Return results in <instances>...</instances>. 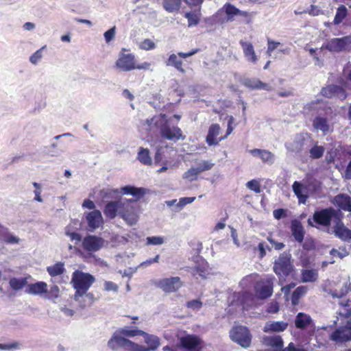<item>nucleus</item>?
Listing matches in <instances>:
<instances>
[{
    "mask_svg": "<svg viewBox=\"0 0 351 351\" xmlns=\"http://www.w3.org/2000/svg\"><path fill=\"white\" fill-rule=\"evenodd\" d=\"M348 14V9L344 5L338 7L334 18L333 23L335 25L340 24Z\"/></svg>",
    "mask_w": 351,
    "mask_h": 351,
    "instance_id": "41",
    "label": "nucleus"
},
{
    "mask_svg": "<svg viewBox=\"0 0 351 351\" xmlns=\"http://www.w3.org/2000/svg\"><path fill=\"white\" fill-rule=\"evenodd\" d=\"M293 191L297 197L304 194V187L302 183L295 181L292 185Z\"/></svg>",
    "mask_w": 351,
    "mask_h": 351,
    "instance_id": "54",
    "label": "nucleus"
},
{
    "mask_svg": "<svg viewBox=\"0 0 351 351\" xmlns=\"http://www.w3.org/2000/svg\"><path fill=\"white\" fill-rule=\"evenodd\" d=\"M208 274L207 263L204 260H202L201 263H199L193 269V275H199L202 278H206Z\"/></svg>",
    "mask_w": 351,
    "mask_h": 351,
    "instance_id": "43",
    "label": "nucleus"
},
{
    "mask_svg": "<svg viewBox=\"0 0 351 351\" xmlns=\"http://www.w3.org/2000/svg\"><path fill=\"white\" fill-rule=\"evenodd\" d=\"M121 335H122L119 332V330L114 333L108 342V346L110 349L117 350L120 348H123L132 351H136V349L137 348H142L138 347V344L124 338Z\"/></svg>",
    "mask_w": 351,
    "mask_h": 351,
    "instance_id": "5",
    "label": "nucleus"
},
{
    "mask_svg": "<svg viewBox=\"0 0 351 351\" xmlns=\"http://www.w3.org/2000/svg\"><path fill=\"white\" fill-rule=\"evenodd\" d=\"M0 239L8 244H18L20 241L19 237L10 233L6 228L3 230Z\"/></svg>",
    "mask_w": 351,
    "mask_h": 351,
    "instance_id": "35",
    "label": "nucleus"
},
{
    "mask_svg": "<svg viewBox=\"0 0 351 351\" xmlns=\"http://www.w3.org/2000/svg\"><path fill=\"white\" fill-rule=\"evenodd\" d=\"M231 339L243 348H247L251 343V335L246 327H234L230 332Z\"/></svg>",
    "mask_w": 351,
    "mask_h": 351,
    "instance_id": "6",
    "label": "nucleus"
},
{
    "mask_svg": "<svg viewBox=\"0 0 351 351\" xmlns=\"http://www.w3.org/2000/svg\"><path fill=\"white\" fill-rule=\"evenodd\" d=\"M213 166L214 163L211 160H202L197 164L196 167L199 173H202L211 169Z\"/></svg>",
    "mask_w": 351,
    "mask_h": 351,
    "instance_id": "53",
    "label": "nucleus"
},
{
    "mask_svg": "<svg viewBox=\"0 0 351 351\" xmlns=\"http://www.w3.org/2000/svg\"><path fill=\"white\" fill-rule=\"evenodd\" d=\"M45 47L40 48V49L36 51L30 57L29 61L32 64L36 65L40 60L43 57L42 50Z\"/></svg>",
    "mask_w": 351,
    "mask_h": 351,
    "instance_id": "55",
    "label": "nucleus"
},
{
    "mask_svg": "<svg viewBox=\"0 0 351 351\" xmlns=\"http://www.w3.org/2000/svg\"><path fill=\"white\" fill-rule=\"evenodd\" d=\"M251 299V295L247 293H237L232 296V300L230 306L235 307H246L250 304L247 303Z\"/></svg>",
    "mask_w": 351,
    "mask_h": 351,
    "instance_id": "21",
    "label": "nucleus"
},
{
    "mask_svg": "<svg viewBox=\"0 0 351 351\" xmlns=\"http://www.w3.org/2000/svg\"><path fill=\"white\" fill-rule=\"evenodd\" d=\"M290 228L295 240L298 243H302L304 237V230L301 222L296 219L292 220Z\"/></svg>",
    "mask_w": 351,
    "mask_h": 351,
    "instance_id": "20",
    "label": "nucleus"
},
{
    "mask_svg": "<svg viewBox=\"0 0 351 351\" xmlns=\"http://www.w3.org/2000/svg\"><path fill=\"white\" fill-rule=\"evenodd\" d=\"M180 343L184 348L193 350L200 345L201 341L195 335H186L180 338Z\"/></svg>",
    "mask_w": 351,
    "mask_h": 351,
    "instance_id": "27",
    "label": "nucleus"
},
{
    "mask_svg": "<svg viewBox=\"0 0 351 351\" xmlns=\"http://www.w3.org/2000/svg\"><path fill=\"white\" fill-rule=\"evenodd\" d=\"M47 271L51 277L61 275L65 271L64 263L58 262L53 265L47 267Z\"/></svg>",
    "mask_w": 351,
    "mask_h": 351,
    "instance_id": "37",
    "label": "nucleus"
},
{
    "mask_svg": "<svg viewBox=\"0 0 351 351\" xmlns=\"http://www.w3.org/2000/svg\"><path fill=\"white\" fill-rule=\"evenodd\" d=\"M162 137L170 141H177L182 137V130L176 127H171L167 122V117H165V123L161 125L160 130Z\"/></svg>",
    "mask_w": 351,
    "mask_h": 351,
    "instance_id": "9",
    "label": "nucleus"
},
{
    "mask_svg": "<svg viewBox=\"0 0 351 351\" xmlns=\"http://www.w3.org/2000/svg\"><path fill=\"white\" fill-rule=\"evenodd\" d=\"M330 339L336 343H344L351 341V330L346 327L337 329L331 333Z\"/></svg>",
    "mask_w": 351,
    "mask_h": 351,
    "instance_id": "19",
    "label": "nucleus"
},
{
    "mask_svg": "<svg viewBox=\"0 0 351 351\" xmlns=\"http://www.w3.org/2000/svg\"><path fill=\"white\" fill-rule=\"evenodd\" d=\"M146 240L148 245H159L164 243V239L161 237H148Z\"/></svg>",
    "mask_w": 351,
    "mask_h": 351,
    "instance_id": "58",
    "label": "nucleus"
},
{
    "mask_svg": "<svg viewBox=\"0 0 351 351\" xmlns=\"http://www.w3.org/2000/svg\"><path fill=\"white\" fill-rule=\"evenodd\" d=\"M324 151V147L315 145L309 150L310 156L313 159L320 158L322 157Z\"/></svg>",
    "mask_w": 351,
    "mask_h": 351,
    "instance_id": "50",
    "label": "nucleus"
},
{
    "mask_svg": "<svg viewBox=\"0 0 351 351\" xmlns=\"http://www.w3.org/2000/svg\"><path fill=\"white\" fill-rule=\"evenodd\" d=\"M119 215L130 226L135 224L138 221L136 213L130 210L119 211Z\"/></svg>",
    "mask_w": 351,
    "mask_h": 351,
    "instance_id": "34",
    "label": "nucleus"
},
{
    "mask_svg": "<svg viewBox=\"0 0 351 351\" xmlns=\"http://www.w3.org/2000/svg\"><path fill=\"white\" fill-rule=\"evenodd\" d=\"M115 30L116 27L114 26L104 33V36L106 43H109L113 39L115 36Z\"/></svg>",
    "mask_w": 351,
    "mask_h": 351,
    "instance_id": "62",
    "label": "nucleus"
},
{
    "mask_svg": "<svg viewBox=\"0 0 351 351\" xmlns=\"http://www.w3.org/2000/svg\"><path fill=\"white\" fill-rule=\"evenodd\" d=\"M119 332L125 337H133L135 336H142L143 334H145V332L137 330V329H130L128 327H125L119 330Z\"/></svg>",
    "mask_w": 351,
    "mask_h": 351,
    "instance_id": "46",
    "label": "nucleus"
},
{
    "mask_svg": "<svg viewBox=\"0 0 351 351\" xmlns=\"http://www.w3.org/2000/svg\"><path fill=\"white\" fill-rule=\"evenodd\" d=\"M337 206L343 210L351 212V197L346 194H339L336 196Z\"/></svg>",
    "mask_w": 351,
    "mask_h": 351,
    "instance_id": "31",
    "label": "nucleus"
},
{
    "mask_svg": "<svg viewBox=\"0 0 351 351\" xmlns=\"http://www.w3.org/2000/svg\"><path fill=\"white\" fill-rule=\"evenodd\" d=\"M88 226L90 230L98 228L103 222V217L99 210H93L89 212L86 217Z\"/></svg>",
    "mask_w": 351,
    "mask_h": 351,
    "instance_id": "18",
    "label": "nucleus"
},
{
    "mask_svg": "<svg viewBox=\"0 0 351 351\" xmlns=\"http://www.w3.org/2000/svg\"><path fill=\"white\" fill-rule=\"evenodd\" d=\"M163 8L168 12H177L180 10L182 0H163Z\"/></svg>",
    "mask_w": 351,
    "mask_h": 351,
    "instance_id": "36",
    "label": "nucleus"
},
{
    "mask_svg": "<svg viewBox=\"0 0 351 351\" xmlns=\"http://www.w3.org/2000/svg\"><path fill=\"white\" fill-rule=\"evenodd\" d=\"M104 289L107 291H113L117 293L119 291L118 285L111 281H105L104 283Z\"/></svg>",
    "mask_w": 351,
    "mask_h": 351,
    "instance_id": "59",
    "label": "nucleus"
},
{
    "mask_svg": "<svg viewBox=\"0 0 351 351\" xmlns=\"http://www.w3.org/2000/svg\"><path fill=\"white\" fill-rule=\"evenodd\" d=\"M165 114H160L152 118L142 120L141 126L143 130L146 131L147 136H153L158 130H160L161 125L165 123Z\"/></svg>",
    "mask_w": 351,
    "mask_h": 351,
    "instance_id": "7",
    "label": "nucleus"
},
{
    "mask_svg": "<svg viewBox=\"0 0 351 351\" xmlns=\"http://www.w3.org/2000/svg\"><path fill=\"white\" fill-rule=\"evenodd\" d=\"M121 191L123 194L131 195L136 199H140L143 197L145 193V189L144 188H137L130 185L121 187Z\"/></svg>",
    "mask_w": 351,
    "mask_h": 351,
    "instance_id": "30",
    "label": "nucleus"
},
{
    "mask_svg": "<svg viewBox=\"0 0 351 351\" xmlns=\"http://www.w3.org/2000/svg\"><path fill=\"white\" fill-rule=\"evenodd\" d=\"M267 45H268V47H267V53L269 56H271L273 51L276 49H277L278 46L280 45V43L276 42V41H274V40L268 38Z\"/></svg>",
    "mask_w": 351,
    "mask_h": 351,
    "instance_id": "57",
    "label": "nucleus"
},
{
    "mask_svg": "<svg viewBox=\"0 0 351 351\" xmlns=\"http://www.w3.org/2000/svg\"><path fill=\"white\" fill-rule=\"evenodd\" d=\"M118 193L117 189H103L99 191V195L102 200H106L114 198V195Z\"/></svg>",
    "mask_w": 351,
    "mask_h": 351,
    "instance_id": "48",
    "label": "nucleus"
},
{
    "mask_svg": "<svg viewBox=\"0 0 351 351\" xmlns=\"http://www.w3.org/2000/svg\"><path fill=\"white\" fill-rule=\"evenodd\" d=\"M282 351H306L302 347H296L293 343H290L289 346L285 349H282Z\"/></svg>",
    "mask_w": 351,
    "mask_h": 351,
    "instance_id": "64",
    "label": "nucleus"
},
{
    "mask_svg": "<svg viewBox=\"0 0 351 351\" xmlns=\"http://www.w3.org/2000/svg\"><path fill=\"white\" fill-rule=\"evenodd\" d=\"M263 343L269 347L282 349L283 341L279 335L266 336L263 337Z\"/></svg>",
    "mask_w": 351,
    "mask_h": 351,
    "instance_id": "29",
    "label": "nucleus"
},
{
    "mask_svg": "<svg viewBox=\"0 0 351 351\" xmlns=\"http://www.w3.org/2000/svg\"><path fill=\"white\" fill-rule=\"evenodd\" d=\"M322 94L323 96L328 98L337 97L341 100L345 99L347 97L346 90L341 86L335 84H331L326 88H323Z\"/></svg>",
    "mask_w": 351,
    "mask_h": 351,
    "instance_id": "14",
    "label": "nucleus"
},
{
    "mask_svg": "<svg viewBox=\"0 0 351 351\" xmlns=\"http://www.w3.org/2000/svg\"><path fill=\"white\" fill-rule=\"evenodd\" d=\"M95 281V278L91 274L80 270L75 271L72 274L71 281L73 288L75 289L74 299L78 300L79 298L84 297V302L93 301V293H86V292Z\"/></svg>",
    "mask_w": 351,
    "mask_h": 351,
    "instance_id": "1",
    "label": "nucleus"
},
{
    "mask_svg": "<svg viewBox=\"0 0 351 351\" xmlns=\"http://www.w3.org/2000/svg\"><path fill=\"white\" fill-rule=\"evenodd\" d=\"M195 199V197H182L179 199L176 206L172 208V210L175 213L180 212L186 205L193 202Z\"/></svg>",
    "mask_w": 351,
    "mask_h": 351,
    "instance_id": "44",
    "label": "nucleus"
},
{
    "mask_svg": "<svg viewBox=\"0 0 351 351\" xmlns=\"http://www.w3.org/2000/svg\"><path fill=\"white\" fill-rule=\"evenodd\" d=\"M145 339V342L147 345V347H145L143 346L138 345V347L142 348L141 349H136V351H151L155 350L160 346V339L158 337L149 335L145 332V334H143Z\"/></svg>",
    "mask_w": 351,
    "mask_h": 351,
    "instance_id": "17",
    "label": "nucleus"
},
{
    "mask_svg": "<svg viewBox=\"0 0 351 351\" xmlns=\"http://www.w3.org/2000/svg\"><path fill=\"white\" fill-rule=\"evenodd\" d=\"M334 234L336 237L346 242L351 241V230L345 226L341 221V216L337 218L334 226Z\"/></svg>",
    "mask_w": 351,
    "mask_h": 351,
    "instance_id": "13",
    "label": "nucleus"
},
{
    "mask_svg": "<svg viewBox=\"0 0 351 351\" xmlns=\"http://www.w3.org/2000/svg\"><path fill=\"white\" fill-rule=\"evenodd\" d=\"M311 322L310 316L305 313H299L295 318V326L298 328H304Z\"/></svg>",
    "mask_w": 351,
    "mask_h": 351,
    "instance_id": "39",
    "label": "nucleus"
},
{
    "mask_svg": "<svg viewBox=\"0 0 351 351\" xmlns=\"http://www.w3.org/2000/svg\"><path fill=\"white\" fill-rule=\"evenodd\" d=\"M155 43L150 39H145L140 45V47L144 50H150L154 49Z\"/></svg>",
    "mask_w": 351,
    "mask_h": 351,
    "instance_id": "61",
    "label": "nucleus"
},
{
    "mask_svg": "<svg viewBox=\"0 0 351 351\" xmlns=\"http://www.w3.org/2000/svg\"><path fill=\"white\" fill-rule=\"evenodd\" d=\"M158 286L164 291L171 293L179 289L182 286V283L179 277H171L160 280Z\"/></svg>",
    "mask_w": 351,
    "mask_h": 351,
    "instance_id": "12",
    "label": "nucleus"
},
{
    "mask_svg": "<svg viewBox=\"0 0 351 351\" xmlns=\"http://www.w3.org/2000/svg\"><path fill=\"white\" fill-rule=\"evenodd\" d=\"M56 147H57V144L55 143H53L49 147H45L43 152L45 153L47 155H49L51 156H57L59 155V152L58 150L56 149Z\"/></svg>",
    "mask_w": 351,
    "mask_h": 351,
    "instance_id": "56",
    "label": "nucleus"
},
{
    "mask_svg": "<svg viewBox=\"0 0 351 351\" xmlns=\"http://www.w3.org/2000/svg\"><path fill=\"white\" fill-rule=\"evenodd\" d=\"M306 286H300L295 289L291 295V303L293 306L298 304L299 300L306 294Z\"/></svg>",
    "mask_w": 351,
    "mask_h": 351,
    "instance_id": "40",
    "label": "nucleus"
},
{
    "mask_svg": "<svg viewBox=\"0 0 351 351\" xmlns=\"http://www.w3.org/2000/svg\"><path fill=\"white\" fill-rule=\"evenodd\" d=\"M223 8L227 15L228 21H232L235 16H241L242 17H247L248 16L247 12L240 10L230 3H226Z\"/></svg>",
    "mask_w": 351,
    "mask_h": 351,
    "instance_id": "25",
    "label": "nucleus"
},
{
    "mask_svg": "<svg viewBox=\"0 0 351 351\" xmlns=\"http://www.w3.org/2000/svg\"><path fill=\"white\" fill-rule=\"evenodd\" d=\"M27 280L23 278H12L9 281L11 288L14 290H20L26 285Z\"/></svg>",
    "mask_w": 351,
    "mask_h": 351,
    "instance_id": "45",
    "label": "nucleus"
},
{
    "mask_svg": "<svg viewBox=\"0 0 351 351\" xmlns=\"http://www.w3.org/2000/svg\"><path fill=\"white\" fill-rule=\"evenodd\" d=\"M301 278L304 282H313L318 278V271L317 269H302Z\"/></svg>",
    "mask_w": 351,
    "mask_h": 351,
    "instance_id": "33",
    "label": "nucleus"
},
{
    "mask_svg": "<svg viewBox=\"0 0 351 351\" xmlns=\"http://www.w3.org/2000/svg\"><path fill=\"white\" fill-rule=\"evenodd\" d=\"M116 65L123 71H130L136 69L134 56L128 54H122L117 60Z\"/></svg>",
    "mask_w": 351,
    "mask_h": 351,
    "instance_id": "16",
    "label": "nucleus"
},
{
    "mask_svg": "<svg viewBox=\"0 0 351 351\" xmlns=\"http://www.w3.org/2000/svg\"><path fill=\"white\" fill-rule=\"evenodd\" d=\"M184 17L188 20V27H191L199 24V17L195 12H189L184 14Z\"/></svg>",
    "mask_w": 351,
    "mask_h": 351,
    "instance_id": "49",
    "label": "nucleus"
},
{
    "mask_svg": "<svg viewBox=\"0 0 351 351\" xmlns=\"http://www.w3.org/2000/svg\"><path fill=\"white\" fill-rule=\"evenodd\" d=\"M137 158L143 165H149L152 164L149 152L147 148L140 147Z\"/></svg>",
    "mask_w": 351,
    "mask_h": 351,
    "instance_id": "42",
    "label": "nucleus"
},
{
    "mask_svg": "<svg viewBox=\"0 0 351 351\" xmlns=\"http://www.w3.org/2000/svg\"><path fill=\"white\" fill-rule=\"evenodd\" d=\"M104 241L95 235H88L82 240L84 249L88 252H97L104 245Z\"/></svg>",
    "mask_w": 351,
    "mask_h": 351,
    "instance_id": "10",
    "label": "nucleus"
},
{
    "mask_svg": "<svg viewBox=\"0 0 351 351\" xmlns=\"http://www.w3.org/2000/svg\"><path fill=\"white\" fill-rule=\"evenodd\" d=\"M247 187L250 190L254 191L256 193H259L261 192V186L259 183L254 180H250L247 182Z\"/></svg>",
    "mask_w": 351,
    "mask_h": 351,
    "instance_id": "60",
    "label": "nucleus"
},
{
    "mask_svg": "<svg viewBox=\"0 0 351 351\" xmlns=\"http://www.w3.org/2000/svg\"><path fill=\"white\" fill-rule=\"evenodd\" d=\"M243 84L245 86L251 89H260L269 90L271 86L262 81L256 78H246L244 79Z\"/></svg>",
    "mask_w": 351,
    "mask_h": 351,
    "instance_id": "24",
    "label": "nucleus"
},
{
    "mask_svg": "<svg viewBox=\"0 0 351 351\" xmlns=\"http://www.w3.org/2000/svg\"><path fill=\"white\" fill-rule=\"evenodd\" d=\"M273 269L279 276H288L293 269V265L291 262V254L286 252L281 254L275 261Z\"/></svg>",
    "mask_w": 351,
    "mask_h": 351,
    "instance_id": "3",
    "label": "nucleus"
},
{
    "mask_svg": "<svg viewBox=\"0 0 351 351\" xmlns=\"http://www.w3.org/2000/svg\"><path fill=\"white\" fill-rule=\"evenodd\" d=\"M220 127L219 124H212L208 129V132L206 138V141L208 145H217L220 141L217 140V136L219 134Z\"/></svg>",
    "mask_w": 351,
    "mask_h": 351,
    "instance_id": "23",
    "label": "nucleus"
},
{
    "mask_svg": "<svg viewBox=\"0 0 351 351\" xmlns=\"http://www.w3.org/2000/svg\"><path fill=\"white\" fill-rule=\"evenodd\" d=\"M351 45V36L341 38H335L323 44L322 49H326L330 52L339 53L346 51Z\"/></svg>",
    "mask_w": 351,
    "mask_h": 351,
    "instance_id": "4",
    "label": "nucleus"
},
{
    "mask_svg": "<svg viewBox=\"0 0 351 351\" xmlns=\"http://www.w3.org/2000/svg\"><path fill=\"white\" fill-rule=\"evenodd\" d=\"M166 65L174 66L180 72H181L182 73H185V70L182 66V61L180 60L178 58V56L174 53L169 56V57L166 62Z\"/></svg>",
    "mask_w": 351,
    "mask_h": 351,
    "instance_id": "38",
    "label": "nucleus"
},
{
    "mask_svg": "<svg viewBox=\"0 0 351 351\" xmlns=\"http://www.w3.org/2000/svg\"><path fill=\"white\" fill-rule=\"evenodd\" d=\"M239 43L247 60L250 61L252 63H256L258 58L252 44L250 42L243 41V40H240Z\"/></svg>",
    "mask_w": 351,
    "mask_h": 351,
    "instance_id": "22",
    "label": "nucleus"
},
{
    "mask_svg": "<svg viewBox=\"0 0 351 351\" xmlns=\"http://www.w3.org/2000/svg\"><path fill=\"white\" fill-rule=\"evenodd\" d=\"M288 324L285 322H269L264 326V331L266 332H279L287 329Z\"/></svg>",
    "mask_w": 351,
    "mask_h": 351,
    "instance_id": "28",
    "label": "nucleus"
},
{
    "mask_svg": "<svg viewBox=\"0 0 351 351\" xmlns=\"http://www.w3.org/2000/svg\"><path fill=\"white\" fill-rule=\"evenodd\" d=\"M56 314L57 317L61 319H64L65 317L73 316L77 317L82 315L80 312H77L73 308H58L55 311L52 312L51 315L56 316Z\"/></svg>",
    "mask_w": 351,
    "mask_h": 351,
    "instance_id": "32",
    "label": "nucleus"
},
{
    "mask_svg": "<svg viewBox=\"0 0 351 351\" xmlns=\"http://www.w3.org/2000/svg\"><path fill=\"white\" fill-rule=\"evenodd\" d=\"M274 280L275 278L272 276L263 279L256 284L255 289L259 298L266 299L271 295Z\"/></svg>",
    "mask_w": 351,
    "mask_h": 351,
    "instance_id": "8",
    "label": "nucleus"
},
{
    "mask_svg": "<svg viewBox=\"0 0 351 351\" xmlns=\"http://www.w3.org/2000/svg\"><path fill=\"white\" fill-rule=\"evenodd\" d=\"M339 217V212L333 208H322L315 210L312 218L308 219L307 223L308 226L316 228H319V226L328 227L332 220L335 223Z\"/></svg>",
    "mask_w": 351,
    "mask_h": 351,
    "instance_id": "2",
    "label": "nucleus"
},
{
    "mask_svg": "<svg viewBox=\"0 0 351 351\" xmlns=\"http://www.w3.org/2000/svg\"><path fill=\"white\" fill-rule=\"evenodd\" d=\"M313 126L315 130L321 131L323 135H326L333 131V126L330 123L329 120L321 115H317L313 119Z\"/></svg>",
    "mask_w": 351,
    "mask_h": 351,
    "instance_id": "11",
    "label": "nucleus"
},
{
    "mask_svg": "<svg viewBox=\"0 0 351 351\" xmlns=\"http://www.w3.org/2000/svg\"><path fill=\"white\" fill-rule=\"evenodd\" d=\"M125 203L122 200L108 202L104 210L105 215L110 219L115 218L117 213L119 214V211L123 210Z\"/></svg>",
    "mask_w": 351,
    "mask_h": 351,
    "instance_id": "15",
    "label": "nucleus"
},
{
    "mask_svg": "<svg viewBox=\"0 0 351 351\" xmlns=\"http://www.w3.org/2000/svg\"><path fill=\"white\" fill-rule=\"evenodd\" d=\"M47 285L45 282H37L28 285L26 291L28 293L42 295L47 292Z\"/></svg>",
    "mask_w": 351,
    "mask_h": 351,
    "instance_id": "26",
    "label": "nucleus"
},
{
    "mask_svg": "<svg viewBox=\"0 0 351 351\" xmlns=\"http://www.w3.org/2000/svg\"><path fill=\"white\" fill-rule=\"evenodd\" d=\"M273 215L275 219H280L287 217V210L284 208H278L273 211Z\"/></svg>",
    "mask_w": 351,
    "mask_h": 351,
    "instance_id": "63",
    "label": "nucleus"
},
{
    "mask_svg": "<svg viewBox=\"0 0 351 351\" xmlns=\"http://www.w3.org/2000/svg\"><path fill=\"white\" fill-rule=\"evenodd\" d=\"M60 289L57 285H53L50 287L49 290L47 289L44 298L47 300L55 301L59 298Z\"/></svg>",
    "mask_w": 351,
    "mask_h": 351,
    "instance_id": "47",
    "label": "nucleus"
},
{
    "mask_svg": "<svg viewBox=\"0 0 351 351\" xmlns=\"http://www.w3.org/2000/svg\"><path fill=\"white\" fill-rule=\"evenodd\" d=\"M199 173H200L197 167H192L184 173L183 178L190 181H194L197 179V176Z\"/></svg>",
    "mask_w": 351,
    "mask_h": 351,
    "instance_id": "52",
    "label": "nucleus"
},
{
    "mask_svg": "<svg viewBox=\"0 0 351 351\" xmlns=\"http://www.w3.org/2000/svg\"><path fill=\"white\" fill-rule=\"evenodd\" d=\"M260 158L263 162H266L270 165L274 164L275 162V155L271 152L265 149H263Z\"/></svg>",
    "mask_w": 351,
    "mask_h": 351,
    "instance_id": "51",
    "label": "nucleus"
}]
</instances>
